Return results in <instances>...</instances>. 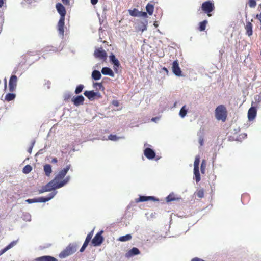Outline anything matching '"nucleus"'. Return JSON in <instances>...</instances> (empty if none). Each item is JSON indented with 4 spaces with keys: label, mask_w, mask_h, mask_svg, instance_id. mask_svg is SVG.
Here are the masks:
<instances>
[{
    "label": "nucleus",
    "mask_w": 261,
    "mask_h": 261,
    "mask_svg": "<svg viewBox=\"0 0 261 261\" xmlns=\"http://www.w3.org/2000/svg\"><path fill=\"white\" fill-rule=\"evenodd\" d=\"M97 85H98L99 86H101V84L99 83V84H97Z\"/></svg>",
    "instance_id": "64"
},
{
    "label": "nucleus",
    "mask_w": 261,
    "mask_h": 261,
    "mask_svg": "<svg viewBox=\"0 0 261 261\" xmlns=\"http://www.w3.org/2000/svg\"><path fill=\"white\" fill-rule=\"evenodd\" d=\"M108 138L111 140H114V135L111 134L109 136Z\"/></svg>",
    "instance_id": "51"
},
{
    "label": "nucleus",
    "mask_w": 261,
    "mask_h": 261,
    "mask_svg": "<svg viewBox=\"0 0 261 261\" xmlns=\"http://www.w3.org/2000/svg\"><path fill=\"white\" fill-rule=\"evenodd\" d=\"M5 87H6V86H7V80H6V79H5Z\"/></svg>",
    "instance_id": "63"
},
{
    "label": "nucleus",
    "mask_w": 261,
    "mask_h": 261,
    "mask_svg": "<svg viewBox=\"0 0 261 261\" xmlns=\"http://www.w3.org/2000/svg\"><path fill=\"white\" fill-rule=\"evenodd\" d=\"M7 249L6 247L4 248V249L0 250V256L3 254L5 252H6L7 251Z\"/></svg>",
    "instance_id": "47"
},
{
    "label": "nucleus",
    "mask_w": 261,
    "mask_h": 261,
    "mask_svg": "<svg viewBox=\"0 0 261 261\" xmlns=\"http://www.w3.org/2000/svg\"><path fill=\"white\" fill-rule=\"evenodd\" d=\"M215 9L214 4L211 1H207L203 2L201 5V9L208 16H210L211 15L210 14Z\"/></svg>",
    "instance_id": "5"
},
{
    "label": "nucleus",
    "mask_w": 261,
    "mask_h": 261,
    "mask_svg": "<svg viewBox=\"0 0 261 261\" xmlns=\"http://www.w3.org/2000/svg\"><path fill=\"white\" fill-rule=\"evenodd\" d=\"M147 29V27L146 25H143V28L141 29V31L143 32L144 30H146Z\"/></svg>",
    "instance_id": "57"
},
{
    "label": "nucleus",
    "mask_w": 261,
    "mask_h": 261,
    "mask_svg": "<svg viewBox=\"0 0 261 261\" xmlns=\"http://www.w3.org/2000/svg\"><path fill=\"white\" fill-rule=\"evenodd\" d=\"M4 3V0H0V8L3 6Z\"/></svg>",
    "instance_id": "56"
},
{
    "label": "nucleus",
    "mask_w": 261,
    "mask_h": 261,
    "mask_svg": "<svg viewBox=\"0 0 261 261\" xmlns=\"http://www.w3.org/2000/svg\"><path fill=\"white\" fill-rule=\"evenodd\" d=\"M128 12L130 15H131L132 16L138 17L139 15V11L137 9L134 8L132 10L129 9L128 10Z\"/></svg>",
    "instance_id": "32"
},
{
    "label": "nucleus",
    "mask_w": 261,
    "mask_h": 261,
    "mask_svg": "<svg viewBox=\"0 0 261 261\" xmlns=\"http://www.w3.org/2000/svg\"><path fill=\"white\" fill-rule=\"evenodd\" d=\"M102 231L98 232L91 241V243L94 246H99L103 242V238L101 235Z\"/></svg>",
    "instance_id": "8"
},
{
    "label": "nucleus",
    "mask_w": 261,
    "mask_h": 261,
    "mask_svg": "<svg viewBox=\"0 0 261 261\" xmlns=\"http://www.w3.org/2000/svg\"><path fill=\"white\" fill-rule=\"evenodd\" d=\"M144 146L146 147V148L144 150V155L149 160L153 159L156 155L155 151L149 147L150 145L146 143L144 144Z\"/></svg>",
    "instance_id": "6"
},
{
    "label": "nucleus",
    "mask_w": 261,
    "mask_h": 261,
    "mask_svg": "<svg viewBox=\"0 0 261 261\" xmlns=\"http://www.w3.org/2000/svg\"><path fill=\"white\" fill-rule=\"evenodd\" d=\"M94 55L95 57L102 60H105L107 57L106 51L102 49V48L96 49L94 52Z\"/></svg>",
    "instance_id": "16"
},
{
    "label": "nucleus",
    "mask_w": 261,
    "mask_h": 261,
    "mask_svg": "<svg viewBox=\"0 0 261 261\" xmlns=\"http://www.w3.org/2000/svg\"><path fill=\"white\" fill-rule=\"evenodd\" d=\"M154 25L156 28L158 27V24L157 21H155V22H154Z\"/></svg>",
    "instance_id": "62"
},
{
    "label": "nucleus",
    "mask_w": 261,
    "mask_h": 261,
    "mask_svg": "<svg viewBox=\"0 0 261 261\" xmlns=\"http://www.w3.org/2000/svg\"><path fill=\"white\" fill-rule=\"evenodd\" d=\"M43 170L45 175L49 176L52 172L51 166L49 164H45L43 166Z\"/></svg>",
    "instance_id": "22"
},
{
    "label": "nucleus",
    "mask_w": 261,
    "mask_h": 261,
    "mask_svg": "<svg viewBox=\"0 0 261 261\" xmlns=\"http://www.w3.org/2000/svg\"><path fill=\"white\" fill-rule=\"evenodd\" d=\"M74 105L77 106L82 105L84 101V97L82 95L77 96L72 99Z\"/></svg>",
    "instance_id": "18"
},
{
    "label": "nucleus",
    "mask_w": 261,
    "mask_h": 261,
    "mask_svg": "<svg viewBox=\"0 0 261 261\" xmlns=\"http://www.w3.org/2000/svg\"><path fill=\"white\" fill-rule=\"evenodd\" d=\"M93 231H94L93 230H92L87 236V237L86 238V239L85 240V242H84L82 247H81V248L80 250V251L81 252H83L85 250V249H86V248L88 246V244L90 242V241H91V240L92 239V237L93 236Z\"/></svg>",
    "instance_id": "11"
},
{
    "label": "nucleus",
    "mask_w": 261,
    "mask_h": 261,
    "mask_svg": "<svg viewBox=\"0 0 261 261\" xmlns=\"http://www.w3.org/2000/svg\"><path fill=\"white\" fill-rule=\"evenodd\" d=\"M163 70L164 71H165L166 72H167V73H168V70L167 68H166V67H163Z\"/></svg>",
    "instance_id": "58"
},
{
    "label": "nucleus",
    "mask_w": 261,
    "mask_h": 261,
    "mask_svg": "<svg viewBox=\"0 0 261 261\" xmlns=\"http://www.w3.org/2000/svg\"><path fill=\"white\" fill-rule=\"evenodd\" d=\"M187 112L188 110L186 108V106L185 105L182 106V108L180 109L179 115L181 118H184L186 116Z\"/></svg>",
    "instance_id": "30"
},
{
    "label": "nucleus",
    "mask_w": 261,
    "mask_h": 261,
    "mask_svg": "<svg viewBox=\"0 0 261 261\" xmlns=\"http://www.w3.org/2000/svg\"><path fill=\"white\" fill-rule=\"evenodd\" d=\"M17 243V241H13L12 242H11L8 245H7L6 247L8 250L9 249L12 248L13 246H14Z\"/></svg>",
    "instance_id": "39"
},
{
    "label": "nucleus",
    "mask_w": 261,
    "mask_h": 261,
    "mask_svg": "<svg viewBox=\"0 0 261 261\" xmlns=\"http://www.w3.org/2000/svg\"><path fill=\"white\" fill-rule=\"evenodd\" d=\"M68 181L67 178L61 182L56 181L54 179L47 184L45 186L48 191H50L58 188H60L64 186Z\"/></svg>",
    "instance_id": "2"
},
{
    "label": "nucleus",
    "mask_w": 261,
    "mask_h": 261,
    "mask_svg": "<svg viewBox=\"0 0 261 261\" xmlns=\"http://www.w3.org/2000/svg\"><path fill=\"white\" fill-rule=\"evenodd\" d=\"M194 179L195 180L196 182L197 183L200 181L201 177L199 173V168H194Z\"/></svg>",
    "instance_id": "23"
},
{
    "label": "nucleus",
    "mask_w": 261,
    "mask_h": 261,
    "mask_svg": "<svg viewBox=\"0 0 261 261\" xmlns=\"http://www.w3.org/2000/svg\"><path fill=\"white\" fill-rule=\"evenodd\" d=\"M34 143H35V142H33L32 144V145H31V146L29 148V149H28V152H29L30 153H31L32 152V148L34 146Z\"/></svg>",
    "instance_id": "46"
},
{
    "label": "nucleus",
    "mask_w": 261,
    "mask_h": 261,
    "mask_svg": "<svg viewBox=\"0 0 261 261\" xmlns=\"http://www.w3.org/2000/svg\"><path fill=\"white\" fill-rule=\"evenodd\" d=\"M56 193L57 192H53L49 193L47 197H41L38 198L28 199H27L25 201L28 203H32L35 202H45L52 199L55 196Z\"/></svg>",
    "instance_id": "4"
},
{
    "label": "nucleus",
    "mask_w": 261,
    "mask_h": 261,
    "mask_svg": "<svg viewBox=\"0 0 261 261\" xmlns=\"http://www.w3.org/2000/svg\"><path fill=\"white\" fill-rule=\"evenodd\" d=\"M139 15L138 17H147V12H143V11H139Z\"/></svg>",
    "instance_id": "43"
},
{
    "label": "nucleus",
    "mask_w": 261,
    "mask_h": 261,
    "mask_svg": "<svg viewBox=\"0 0 261 261\" xmlns=\"http://www.w3.org/2000/svg\"><path fill=\"white\" fill-rule=\"evenodd\" d=\"M101 72L104 75H109L110 76H113V71L108 67H103L101 70Z\"/></svg>",
    "instance_id": "25"
},
{
    "label": "nucleus",
    "mask_w": 261,
    "mask_h": 261,
    "mask_svg": "<svg viewBox=\"0 0 261 261\" xmlns=\"http://www.w3.org/2000/svg\"><path fill=\"white\" fill-rule=\"evenodd\" d=\"M110 60L111 61V62L113 64H114V55L113 54H112L110 56Z\"/></svg>",
    "instance_id": "49"
},
{
    "label": "nucleus",
    "mask_w": 261,
    "mask_h": 261,
    "mask_svg": "<svg viewBox=\"0 0 261 261\" xmlns=\"http://www.w3.org/2000/svg\"><path fill=\"white\" fill-rule=\"evenodd\" d=\"M256 18L261 22V13L259 14H257Z\"/></svg>",
    "instance_id": "52"
},
{
    "label": "nucleus",
    "mask_w": 261,
    "mask_h": 261,
    "mask_svg": "<svg viewBox=\"0 0 261 261\" xmlns=\"http://www.w3.org/2000/svg\"><path fill=\"white\" fill-rule=\"evenodd\" d=\"M152 200L153 201H159V199L154 196H148V201Z\"/></svg>",
    "instance_id": "44"
},
{
    "label": "nucleus",
    "mask_w": 261,
    "mask_h": 261,
    "mask_svg": "<svg viewBox=\"0 0 261 261\" xmlns=\"http://www.w3.org/2000/svg\"><path fill=\"white\" fill-rule=\"evenodd\" d=\"M205 163L204 160L202 161L201 165H200V170L202 173H204L205 169Z\"/></svg>",
    "instance_id": "41"
},
{
    "label": "nucleus",
    "mask_w": 261,
    "mask_h": 261,
    "mask_svg": "<svg viewBox=\"0 0 261 261\" xmlns=\"http://www.w3.org/2000/svg\"><path fill=\"white\" fill-rule=\"evenodd\" d=\"M34 261H58V259L54 257L46 255L37 257Z\"/></svg>",
    "instance_id": "17"
},
{
    "label": "nucleus",
    "mask_w": 261,
    "mask_h": 261,
    "mask_svg": "<svg viewBox=\"0 0 261 261\" xmlns=\"http://www.w3.org/2000/svg\"><path fill=\"white\" fill-rule=\"evenodd\" d=\"M257 110L255 107H251L248 111V118L249 121L253 120L256 117Z\"/></svg>",
    "instance_id": "14"
},
{
    "label": "nucleus",
    "mask_w": 261,
    "mask_h": 261,
    "mask_svg": "<svg viewBox=\"0 0 261 261\" xmlns=\"http://www.w3.org/2000/svg\"><path fill=\"white\" fill-rule=\"evenodd\" d=\"M140 253V251L138 248L136 247H133L126 253L125 257L129 258L135 255H138Z\"/></svg>",
    "instance_id": "15"
},
{
    "label": "nucleus",
    "mask_w": 261,
    "mask_h": 261,
    "mask_svg": "<svg viewBox=\"0 0 261 261\" xmlns=\"http://www.w3.org/2000/svg\"><path fill=\"white\" fill-rule=\"evenodd\" d=\"M160 119V118L158 117H153L152 119H151V121H153V122H156L157 121H158Z\"/></svg>",
    "instance_id": "50"
},
{
    "label": "nucleus",
    "mask_w": 261,
    "mask_h": 261,
    "mask_svg": "<svg viewBox=\"0 0 261 261\" xmlns=\"http://www.w3.org/2000/svg\"><path fill=\"white\" fill-rule=\"evenodd\" d=\"M56 7L58 12L60 15V18H65L66 11L64 6L61 3H58L56 4Z\"/></svg>",
    "instance_id": "12"
},
{
    "label": "nucleus",
    "mask_w": 261,
    "mask_h": 261,
    "mask_svg": "<svg viewBox=\"0 0 261 261\" xmlns=\"http://www.w3.org/2000/svg\"><path fill=\"white\" fill-rule=\"evenodd\" d=\"M198 142L201 146H203L204 143V138L202 133L198 135Z\"/></svg>",
    "instance_id": "36"
},
{
    "label": "nucleus",
    "mask_w": 261,
    "mask_h": 261,
    "mask_svg": "<svg viewBox=\"0 0 261 261\" xmlns=\"http://www.w3.org/2000/svg\"><path fill=\"white\" fill-rule=\"evenodd\" d=\"M32 170V168L31 165H27L23 168L22 171L25 174H28L30 173Z\"/></svg>",
    "instance_id": "34"
},
{
    "label": "nucleus",
    "mask_w": 261,
    "mask_h": 261,
    "mask_svg": "<svg viewBox=\"0 0 261 261\" xmlns=\"http://www.w3.org/2000/svg\"><path fill=\"white\" fill-rule=\"evenodd\" d=\"M92 77L95 80H98L101 78V75L99 71L94 70L92 73Z\"/></svg>",
    "instance_id": "27"
},
{
    "label": "nucleus",
    "mask_w": 261,
    "mask_h": 261,
    "mask_svg": "<svg viewBox=\"0 0 261 261\" xmlns=\"http://www.w3.org/2000/svg\"><path fill=\"white\" fill-rule=\"evenodd\" d=\"M16 95L14 93H8L6 95L5 99L7 101H11L15 99Z\"/></svg>",
    "instance_id": "33"
},
{
    "label": "nucleus",
    "mask_w": 261,
    "mask_h": 261,
    "mask_svg": "<svg viewBox=\"0 0 261 261\" xmlns=\"http://www.w3.org/2000/svg\"><path fill=\"white\" fill-rule=\"evenodd\" d=\"M148 201V196H140L138 198L135 199V202H145Z\"/></svg>",
    "instance_id": "29"
},
{
    "label": "nucleus",
    "mask_w": 261,
    "mask_h": 261,
    "mask_svg": "<svg viewBox=\"0 0 261 261\" xmlns=\"http://www.w3.org/2000/svg\"><path fill=\"white\" fill-rule=\"evenodd\" d=\"M17 77L16 75H12L9 80V91L11 92L15 91L17 86Z\"/></svg>",
    "instance_id": "10"
},
{
    "label": "nucleus",
    "mask_w": 261,
    "mask_h": 261,
    "mask_svg": "<svg viewBox=\"0 0 261 261\" xmlns=\"http://www.w3.org/2000/svg\"><path fill=\"white\" fill-rule=\"evenodd\" d=\"M58 162V160L56 158H53L51 163L56 164Z\"/></svg>",
    "instance_id": "53"
},
{
    "label": "nucleus",
    "mask_w": 261,
    "mask_h": 261,
    "mask_svg": "<svg viewBox=\"0 0 261 261\" xmlns=\"http://www.w3.org/2000/svg\"><path fill=\"white\" fill-rule=\"evenodd\" d=\"M172 70L173 73L177 76H182V71L179 67L178 60H175L172 63Z\"/></svg>",
    "instance_id": "9"
},
{
    "label": "nucleus",
    "mask_w": 261,
    "mask_h": 261,
    "mask_svg": "<svg viewBox=\"0 0 261 261\" xmlns=\"http://www.w3.org/2000/svg\"><path fill=\"white\" fill-rule=\"evenodd\" d=\"M120 138H121V137H118L116 135H115V141H117Z\"/></svg>",
    "instance_id": "60"
},
{
    "label": "nucleus",
    "mask_w": 261,
    "mask_h": 261,
    "mask_svg": "<svg viewBox=\"0 0 261 261\" xmlns=\"http://www.w3.org/2000/svg\"><path fill=\"white\" fill-rule=\"evenodd\" d=\"M84 94L86 96L89 100H93L95 96L96 95V93L94 91H85Z\"/></svg>",
    "instance_id": "21"
},
{
    "label": "nucleus",
    "mask_w": 261,
    "mask_h": 261,
    "mask_svg": "<svg viewBox=\"0 0 261 261\" xmlns=\"http://www.w3.org/2000/svg\"><path fill=\"white\" fill-rule=\"evenodd\" d=\"M245 28V29L246 31V34L248 36H251L253 33V31H252L253 25H252V24L249 21H247Z\"/></svg>",
    "instance_id": "19"
},
{
    "label": "nucleus",
    "mask_w": 261,
    "mask_h": 261,
    "mask_svg": "<svg viewBox=\"0 0 261 261\" xmlns=\"http://www.w3.org/2000/svg\"><path fill=\"white\" fill-rule=\"evenodd\" d=\"M76 250V246L72 244H70L65 249H64L59 255L61 258H65L74 253Z\"/></svg>",
    "instance_id": "3"
},
{
    "label": "nucleus",
    "mask_w": 261,
    "mask_h": 261,
    "mask_svg": "<svg viewBox=\"0 0 261 261\" xmlns=\"http://www.w3.org/2000/svg\"><path fill=\"white\" fill-rule=\"evenodd\" d=\"M197 196L199 198H202L204 196V192L203 190H199L196 193Z\"/></svg>",
    "instance_id": "42"
},
{
    "label": "nucleus",
    "mask_w": 261,
    "mask_h": 261,
    "mask_svg": "<svg viewBox=\"0 0 261 261\" xmlns=\"http://www.w3.org/2000/svg\"><path fill=\"white\" fill-rule=\"evenodd\" d=\"M121 68L119 60L115 58V74L121 73Z\"/></svg>",
    "instance_id": "24"
},
{
    "label": "nucleus",
    "mask_w": 261,
    "mask_h": 261,
    "mask_svg": "<svg viewBox=\"0 0 261 261\" xmlns=\"http://www.w3.org/2000/svg\"><path fill=\"white\" fill-rule=\"evenodd\" d=\"M84 88V86L83 85H78L76 88V89L75 90V93L77 94L79 93H80V92H81L83 90Z\"/></svg>",
    "instance_id": "37"
},
{
    "label": "nucleus",
    "mask_w": 261,
    "mask_h": 261,
    "mask_svg": "<svg viewBox=\"0 0 261 261\" xmlns=\"http://www.w3.org/2000/svg\"><path fill=\"white\" fill-rule=\"evenodd\" d=\"M98 0H91V3L92 5H95L97 3Z\"/></svg>",
    "instance_id": "55"
},
{
    "label": "nucleus",
    "mask_w": 261,
    "mask_h": 261,
    "mask_svg": "<svg viewBox=\"0 0 261 261\" xmlns=\"http://www.w3.org/2000/svg\"><path fill=\"white\" fill-rule=\"evenodd\" d=\"M227 117V110L224 105L218 106L215 109V117L218 120L225 121Z\"/></svg>",
    "instance_id": "1"
},
{
    "label": "nucleus",
    "mask_w": 261,
    "mask_h": 261,
    "mask_svg": "<svg viewBox=\"0 0 261 261\" xmlns=\"http://www.w3.org/2000/svg\"><path fill=\"white\" fill-rule=\"evenodd\" d=\"M62 2L65 5H69L70 1L69 0H62Z\"/></svg>",
    "instance_id": "54"
},
{
    "label": "nucleus",
    "mask_w": 261,
    "mask_h": 261,
    "mask_svg": "<svg viewBox=\"0 0 261 261\" xmlns=\"http://www.w3.org/2000/svg\"><path fill=\"white\" fill-rule=\"evenodd\" d=\"M191 261H205L202 259L199 258L198 257H195L193 258Z\"/></svg>",
    "instance_id": "48"
},
{
    "label": "nucleus",
    "mask_w": 261,
    "mask_h": 261,
    "mask_svg": "<svg viewBox=\"0 0 261 261\" xmlns=\"http://www.w3.org/2000/svg\"><path fill=\"white\" fill-rule=\"evenodd\" d=\"M38 191L39 193L41 194L45 192H47V190L46 189V188H45V186H43L41 189L39 190Z\"/></svg>",
    "instance_id": "45"
},
{
    "label": "nucleus",
    "mask_w": 261,
    "mask_h": 261,
    "mask_svg": "<svg viewBox=\"0 0 261 261\" xmlns=\"http://www.w3.org/2000/svg\"><path fill=\"white\" fill-rule=\"evenodd\" d=\"M254 99L257 105H261V95H257L255 96Z\"/></svg>",
    "instance_id": "40"
},
{
    "label": "nucleus",
    "mask_w": 261,
    "mask_h": 261,
    "mask_svg": "<svg viewBox=\"0 0 261 261\" xmlns=\"http://www.w3.org/2000/svg\"><path fill=\"white\" fill-rule=\"evenodd\" d=\"M241 136H242L243 138H245L247 137V134H243L241 135Z\"/></svg>",
    "instance_id": "59"
},
{
    "label": "nucleus",
    "mask_w": 261,
    "mask_h": 261,
    "mask_svg": "<svg viewBox=\"0 0 261 261\" xmlns=\"http://www.w3.org/2000/svg\"><path fill=\"white\" fill-rule=\"evenodd\" d=\"M70 165H69L66 167V168H64L63 169L61 170L58 174L55 176L54 178V179L56 181L61 182L62 181L63 178L65 177L66 174H67V172L69 170L70 168Z\"/></svg>",
    "instance_id": "7"
},
{
    "label": "nucleus",
    "mask_w": 261,
    "mask_h": 261,
    "mask_svg": "<svg viewBox=\"0 0 261 261\" xmlns=\"http://www.w3.org/2000/svg\"><path fill=\"white\" fill-rule=\"evenodd\" d=\"M146 10L149 15H152L154 11V6L152 4L148 3L146 6Z\"/></svg>",
    "instance_id": "26"
},
{
    "label": "nucleus",
    "mask_w": 261,
    "mask_h": 261,
    "mask_svg": "<svg viewBox=\"0 0 261 261\" xmlns=\"http://www.w3.org/2000/svg\"><path fill=\"white\" fill-rule=\"evenodd\" d=\"M119 106V102L118 101L115 100V107H118Z\"/></svg>",
    "instance_id": "61"
},
{
    "label": "nucleus",
    "mask_w": 261,
    "mask_h": 261,
    "mask_svg": "<svg viewBox=\"0 0 261 261\" xmlns=\"http://www.w3.org/2000/svg\"><path fill=\"white\" fill-rule=\"evenodd\" d=\"M200 163V157L197 155L195 157L194 163V168H199Z\"/></svg>",
    "instance_id": "35"
},
{
    "label": "nucleus",
    "mask_w": 261,
    "mask_h": 261,
    "mask_svg": "<svg viewBox=\"0 0 261 261\" xmlns=\"http://www.w3.org/2000/svg\"><path fill=\"white\" fill-rule=\"evenodd\" d=\"M248 4L250 8H254L256 5L255 0H248Z\"/></svg>",
    "instance_id": "38"
},
{
    "label": "nucleus",
    "mask_w": 261,
    "mask_h": 261,
    "mask_svg": "<svg viewBox=\"0 0 261 261\" xmlns=\"http://www.w3.org/2000/svg\"><path fill=\"white\" fill-rule=\"evenodd\" d=\"M64 21L65 18H60L57 24V28L60 35L63 36L64 33Z\"/></svg>",
    "instance_id": "13"
},
{
    "label": "nucleus",
    "mask_w": 261,
    "mask_h": 261,
    "mask_svg": "<svg viewBox=\"0 0 261 261\" xmlns=\"http://www.w3.org/2000/svg\"><path fill=\"white\" fill-rule=\"evenodd\" d=\"M207 23V21L206 20H204L202 22H200L199 24V30L200 31H203L205 30L206 24Z\"/></svg>",
    "instance_id": "31"
},
{
    "label": "nucleus",
    "mask_w": 261,
    "mask_h": 261,
    "mask_svg": "<svg viewBox=\"0 0 261 261\" xmlns=\"http://www.w3.org/2000/svg\"><path fill=\"white\" fill-rule=\"evenodd\" d=\"M132 236L130 234L121 236L118 239V240L121 242H126L131 240Z\"/></svg>",
    "instance_id": "28"
},
{
    "label": "nucleus",
    "mask_w": 261,
    "mask_h": 261,
    "mask_svg": "<svg viewBox=\"0 0 261 261\" xmlns=\"http://www.w3.org/2000/svg\"><path fill=\"white\" fill-rule=\"evenodd\" d=\"M181 197H176L175 194L173 193H170L166 198V200L167 202H170L173 201H179Z\"/></svg>",
    "instance_id": "20"
}]
</instances>
